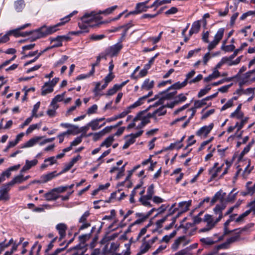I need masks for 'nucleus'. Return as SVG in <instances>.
<instances>
[{"mask_svg": "<svg viewBox=\"0 0 255 255\" xmlns=\"http://www.w3.org/2000/svg\"><path fill=\"white\" fill-rule=\"evenodd\" d=\"M102 17L94 11L90 13H86L81 17L82 22L78 23V26L81 30L76 32L72 31L69 34H78L80 33L89 32V27H95L99 24L103 23V22H99Z\"/></svg>", "mask_w": 255, "mask_h": 255, "instance_id": "1", "label": "nucleus"}, {"mask_svg": "<svg viewBox=\"0 0 255 255\" xmlns=\"http://www.w3.org/2000/svg\"><path fill=\"white\" fill-rule=\"evenodd\" d=\"M78 11L77 10H74L69 14L66 15V16L60 19V22L57 23V24L51 25V26H46L44 25L41 26V30L43 31L45 37L49 35H51L56 31H58L60 29L59 27L64 25L65 23L70 21V18L72 17L74 15L77 14Z\"/></svg>", "mask_w": 255, "mask_h": 255, "instance_id": "2", "label": "nucleus"}, {"mask_svg": "<svg viewBox=\"0 0 255 255\" xmlns=\"http://www.w3.org/2000/svg\"><path fill=\"white\" fill-rule=\"evenodd\" d=\"M123 48V44L118 42L106 48L107 54H109V56L111 57L117 56Z\"/></svg>", "mask_w": 255, "mask_h": 255, "instance_id": "3", "label": "nucleus"}, {"mask_svg": "<svg viewBox=\"0 0 255 255\" xmlns=\"http://www.w3.org/2000/svg\"><path fill=\"white\" fill-rule=\"evenodd\" d=\"M148 8V6H144L141 3L138 2L136 3L135 9L133 11H130L125 15V17L127 18L130 15L138 14L142 12L146 11Z\"/></svg>", "mask_w": 255, "mask_h": 255, "instance_id": "4", "label": "nucleus"}, {"mask_svg": "<svg viewBox=\"0 0 255 255\" xmlns=\"http://www.w3.org/2000/svg\"><path fill=\"white\" fill-rule=\"evenodd\" d=\"M213 127V123H211L209 126H204L196 131V135L198 136L204 135L205 137H206L212 130Z\"/></svg>", "mask_w": 255, "mask_h": 255, "instance_id": "5", "label": "nucleus"}, {"mask_svg": "<svg viewBox=\"0 0 255 255\" xmlns=\"http://www.w3.org/2000/svg\"><path fill=\"white\" fill-rule=\"evenodd\" d=\"M31 32L30 39L31 41H36L38 39L45 37L43 30H41V26L36 29L30 30Z\"/></svg>", "mask_w": 255, "mask_h": 255, "instance_id": "6", "label": "nucleus"}, {"mask_svg": "<svg viewBox=\"0 0 255 255\" xmlns=\"http://www.w3.org/2000/svg\"><path fill=\"white\" fill-rule=\"evenodd\" d=\"M187 80H184V81L182 82H177L175 83L174 84L171 85L166 90L164 91L160 92V94H166L169 90L174 89V90H179L182 89V88L185 87L187 85Z\"/></svg>", "mask_w": 255, "mask_h": 255, "instance_id": "7", "label": "nucleus"}, {"mask_svg": "<svg viewBox=\"0 0 255 255\" xmlns=\"http://www.w3.org/2000/svg\"><path fill=\"white\" fill-rule=\"evenodd\" d=\"M10 185H8V183L4 184L2 186L0 189V198L2 199V201H7L10 199V196L8 194V191L10 190Z\"/></svg>", "mask_w": 255, "mask_h": 255, "instance_id": "8", "label": "nucleus"}, {"mask_svg": "<svg viewBox=\"0 0 255 255\" xmlns=\"http://www.w3.org/2000/svg\"><path fill=\"white\" fill-rule=\"evenodd\" d=\"M58 173H56V171H53L50 173H48L47 174L42 175L40 177V179H41V182L42 183H45L51 180L54 177L58 176Z\"/></svg>", "mask_w": 255, "mask_h": 255, "instance_id": "9", "label": "nucleus"}, {"mask_svg": "<svg viewBox=\"0 0 255 255\" xmlns=\"http://www.w3.org/2000/svg\"><path fill=\"white\" fill-rule=\"evenodd\" d=\"M201 27V24L199 20L194 21L192 24L191 28L189 31V36H192L194 33L199 32Z\"/></svg>", "mask_w": 255, "mask_h": 255, "instance_id": "10", "label": "nucleus"}, {"mask_svg": "<svg viewBox=\"0 0 255 255\" xmlns=\"http://www.w3.org/2000/svg\"><path fill=\"white\" fill-rule=\"evenodd\" d=\"M43 136H35L31 139H30L28 141H27L26 143H25L22 146L21 148H27L33 146L35 145L38 141L41 140Z\"/></svg>", "mask_w": 255, "mask_h": 255, "instance_id": "11", "label": "nucleus"}, {"mask_svg": "<svg viewBox=\"0 0 255 255\" xmlns=\"http://www.w3.org/2000/svg\"><path fill=\"white\" fill-rule=\"evenodd\" d=\"M44 196L45 199L48 201L56 200L60 197V196L56 194L55 191H53V189L50 191L45 193Z\"/></svg>", "mask_w": 255, "mask_h": 255, "instance_id": "12", "label": "nucleus"}, {"mask_svg": "<svg viewBox=\"0 0 255 255\" xmlns=\"http://www.w3.org/2000/svg\"><path fill=\"white\" fill-rule=\"evenodd\" d=\"M67 226L65 223H59L55 227L56 230L58 231L59 235L65 236L67 230Z\"/></svg>", "mask_w": 255, "mask_h": 255, "instance_id": "13", "label": "nucleus"}, {"mask_svg": "<svg viewBox=\"0 0 255 255\" xmlns=\"http://www.w3.org/2000/svg\"><path fill=\"white\" fill-rule=\"evenodd\" d=\"M154 81H150L149 79H146L143 82L141 88L148 91L154 87Z\"/></svg>", "mask_w": 255, "mask_h": 255, "instance_id": "14", "label": "nucleus"}, {"mask_svg": "<svg viewBox=\"0 0 255 255\" xmlns=\"http://www.w3.org/2000/svg\"><path fill=\"white\" fill-rule=\"evenodd\" d=\"M191 203L192 200H191L188 201H182L179 203L178 206L181 209L182 212H185L189 210Z\"/></svg>", "mask_w": 255, "mask_h": 255, "instance_id": "15", "label": "nucleus"}, {"mask_svg": "<svg viewBox=\"0 0 255 255\" xmlns=\"http://www.w3.org/2000/svg\"><path fill=\"white\" fill-rule=\"evenodd\" d=\"M115 140L114 135H111L107 137L104 141L100 144V147L106 146V147H109L111 146Z\"/></svg>", "mask_w": 255, "mask_h": 255, "instance_id": "16", "label": "nucleus"}, {"mask_svg": "<svg viewBox=\"0 0 255 255\" xmlns=\"http://www.w3.org/2000/svg\"><path fill=\"white\" fill-rule=\"evenodd\" d=\"M105 124L106 123H104L101 125L99 126V123L98 122V121L96 120V119L92 120L90 123H88L89 126H90L93 130H95L100 128L101 127L105 126Z\"/></svg>", "mask_w": 255, "mask_h": 255, "instance_id": "17", "label": "nucleus"}, {"mask_svg": "<svg viewBox=\"0 0 255 255\" xmlns=\"http://www.w3.org/2000/svg\"><path fill=\"white\" fill-rule=\"evenodd\" d=\"M186 237L185 236H181L178 238L176 240H175L174 242L172 245L171 248V249L174 251H176L178 249L180 244H181V242L184 241Z\"/></svg>", "mask_w": 255, "mask_h": 255, "instance_id": "18", "label": "nucleus"}, {"mask_svg": "<svg viewBox=\"0 0 255 255\" xmlns=\"http://www.w3.org/2000/svg\"><path fill=\"white\" fill-rule=\"evenodd\" d=\"M74 240H75L74 237H73L69 241H68V242L66 241V245L64 247L62 248H58L53 253L49 254L48 255H58L59 253L65 251L67 249V248L68 247V246L70 244H71L74 241Z\"/></svg>", "mask_w": 255, "mask_h": 255, "instance_id": "19", "label": "nucleus"}, {"mask_svg": "<svg viewBox=\"0 0 255 255\" xmlns=\"http://www.w3.org/2000/svg\"><path fill=\"white\" fill-rule=\"evenodd\" d=\"M23 175L19 174L17 176H16L13 178V179L11 180L10 182H8V185L12 186L15 184H20L23 182Z\"/></svg>", "mask_w": 255, "mask_h": 255, "instance_id": "20", "label": "nucleus"}, {"mask_svg": "<svg viewBox=\"0 0 255 255\" xmlns=\"http://www.w3.org/2000/svg\"><path fill=\"white\" fill-rule=\"evenodd\" d=\"M53 91V88L50 85L45 86V83L41 88V95L45 96L48 93H50Z\"/></svg>", "mask_w": 255, "mask_h": 255, "instance_id": "21", "label": "nucleus"}, {"mask_svg": "<svg viewBox=\"0 0 255 255\" xmlns=\"http://www.w3.org/2000/svg\"><path fill=\"white\" fill-rule=\"evenodd\" d=\"M25 6L24 1L23 0H18L14 2V8L18 11H21Z\"/></svg>", "mask_w": 255, "mask_h": 255, "instance_id": "22", "label": "nucleus"}, {"mask_svg": "<svg viewBox=\"0 0 255 255\" xmlns=\"http://www.w3.org/2000/svg\"><path fill=\"white\" fill-rule=\"evenodd\" d=\"M224 197L221 194V191H219L216 193L214 196L213 197L210 202L211 206L213 205L218 200H223Z\"/></svg>", "mask_w": 255, "mask_h": 255, "instance_id": "23", "label": "nucleus"}, {"mask_svg": "<svg viewBox=\"0 0 255 255\" xmlns=\"http://www.w3.org/2000/svg\"><path fill=\"white\" fill-rule=\"evenodd\" d=\"M50 40L51 42H53L54 41L56 42V43L52 45V47L53 48L59 47L62 46V41L61 38H58V35L56 37L50 38Z\"/></svg>", "mask_w": 255, "mask_h": 255, "instance_id": "24", "label": "nucleus"}, {"mask_svg": "<svg viewBox=\"0 0 255 255\" xmlns=\"http://www.w3.org/2000/svg\"><path fill=\"white\" fill-rule=\"evenodd\" d=\"M224 31V28H219L214 36V40L220 42L223 37Z\"/></svg>", "mask_w": 255, "mask_h": 255, "instance_id": "25", "label": "nucleus"}, {"mask_svg": "<svg viewBox=\"0 0 255 255\" xmlns=\"http://www.w3.org/2000/svg\"><path fill=\"white\" fill-rule=\"evenodd\" d=\"M65 93L66 92H64L61 94L57 95L55 96V97L52 100L51 105H54L55 104H57V102L63 101Z\"/></svg>", "mask_w": 255, "mask_h": 255, "instance_id": "26", "label": "nucleus"}, {"mask_svg": "<svg viewBox=\"0 0 255 255\" xmlns=\"http://www.w3.org/2000/svg\"><path fill=\"white\" fill-rule=\"evenodd\" d=\"M154 185L151 184L147 188V194L144 196V198L146 199H152L154 194Z\"/></svg>", "mask_w": 255, "mask_h": 255, "instance_id": "27", "label": "nucleus"}, {"mask_svg": "<svg viewBox=\"0 0 255 255\" xmlns=\"http://www.w3.org/2000/svg\"><path fill=\"white\" fill-rule=\"evenodd\" d=\"M252 182L251 181H248L246 184V189L249 191L250 195L252 196L255 193V183L252 186H251Z\"/></svg>", "mask_w": 255, "mask_h": 255, "instance_id": "28", "label": "nucleus"}, {"mask_svg": "<svg viewBox=\"0 0 255 255\" xmlns=\"http://www.w3.org/2000/svg\"><path fill=\"white\" fill-rule=\"evenodd\" d=\"M151 199H146L144 198V196H141L139 199V201L141 203L142 205L147 207H151L152 205L148 201V200Z\"/></svg>", "mask_w": 255, "mask_h": 255, "instance_id": "29", "label": "nucleus"}, {"mask_svg": "<svg viewBox=\"0 0 255 255\" xmlns=\"http://www.w3.org/2000/svg\"><path fill=\"white\" fill-rule=\"evenodd\" d=\"M211 87L210 85L206 86L204 89H201L198 93V97L201 98L206 95L211 90Z\"/></svg>", "mask_w": 255, "mask_h": 255, "instance_id": "30", "label": "nucleus"}, {"mask_svg": "<svg viewBox=\"0 0 255 255\" xmlns=\"http://www.w3.org/2000/svg\"><path fill=\"white\" fill-rule=\"evenodd\" d=\"M215 224H214L213 221L207 222V225L206 227L201 229L200 230V232H206L209 231L212 228H213L215 227Z\"/></svg>", "mask_w": 255, "mask_h": 255, "instance_id": "31", "label": "nucleus"}, {"mask_svg": "<svg viewBox=\"0 0 255 255\" xmlns=\"http://www.w3.org/2000/svg\"><path fill=\"white\" fill-rule=\"evenodd\" d=\"M143 104V102H140L138 101V100L136 101L133 104L130 105L128 107H127V109L124 111L126 112H128V114L131 112V110L137 107H138L141 105Z\"/></svg>", "mask_w": 255, "mask_h": 255, "instance_id": "32", "label": "nucleus"}, {"mask_svg": "<svg viewBox=\"0 0 255 255\" xmlns=\"http://www.w3.org/2000/svg\"><path fill=\"white\" fill-rule=\"evenodd\" d=\"M68 56L66 55H63L60 59L54 63V67H57L61 66L68 60Z\"/></svg>", "mask_w": 255, "mask_h": 255, "instance_id": "33", "label": "nucleus"}, {"mask_svg": "<svg viewBox=\"0 0 255 255\" xmlns=\"http://www.w3.org/2000/svg\"><path fill=\"white\" fill-rule=\"evenodd\" d=\"M248 45V44L246 42H244V43H242L241 44V46L239 48L234 49V53L231 55L232 57H233L234 58L238 55V54L239 53V52L240 51H242L243 50V49L245 47H247Z\"/></svg>", "mask_w": 255, "mask_h": 255, "instance_id": "34", "label": "nucleus"}, {"mask_svg": "<svg viewBox=\"0 0 255 255\" xmlns=\"http://www.w3.org/2000/svg\"><path fill=\"white\" fill-rule=\"evenodd\" d=\"M200 241L202 243L207 245H212L216 242L213 241V240L209 237L201 238L200 239Z\"/></svg>", "mask_w": 255, "mask_h": 255, "instance_id": "35", "label": "nucleus"}, {"mask_svg": "<svg viewBox=\"0 0 255 255\" xmlns=\"http://www.w3.org/2000/svg\"><path fill=\"white\" fill-rule=\"evenodd\" d=\"M91 237V233L84 234L79 237V241L81 244H84Z\"/></svg>", "mask_w": 255, "mask_h": 255, "instance_id": "36", "label": "nucleus"}, {"mask_svg": "<svg viewBox=\"0 0 255 255\" xmlns=\"http://www.w3.org/2000/svg\"><path fill=\"white\" fill-rule=\"evenodd\" d=\"M240 237L239 236V233H236L235 235L228 239L226 241V242L229 245L233 243H234L238 241L240 239Z\"/></svg>", "mask_w": 255, "mask_h": 255, "instance_id": "37", "label": "nucleus"}, {"mask_svg": "<svg viewBox=\"0 0 255 255\" xmlns=\"http://www.w3.org/2000/svg\"><path fill=\"white\" fill-rule=\"evenodd\" d=\"M73 132V130L71 129H68L66 131L63 132L62 133H61L58 135V138H59V142L60 143H61L63 142L64 139V136L66 135L67 134H71Z\"/></svg>", "mask_w": 255, "mask_h": 255, "instance_id": "38", "label": "nucleus"}, {"mask_svg": "<svg viewBox=\"0 0 255 255\" xmlns=\"http://www.w3.org/2000/svg\"><path fill=\"white\" fill-rule=\"evenodd\" d=\"M118 90H119V89L118 88V84H115L112 88L109 89L108 90L107 93H106V95L112 96L114 95Z\"/></svg>", "mask_w": 255, "mask_h": 255, "instance_id": "39", "label": "nucleus"}, {"mask_svg": "<svg viewBox=\"0 0 255 255\" xmlns=\"http://www.w3.org/2000/svg\"><path fill=\"white\" fill-rule=\"evenodd\" d=\"M221 49L225 52H232L235 49V46L233 44L222 45Z\"/></svg>", "mask_w": 255, "mask_h": 255, "instance_id": "40", "label": "nucleus"}, {"mask_svg": "<svg viewBox=\"0 0 255 255\" xmlns=\"http://www.w3.org/2000/svg\"><path fill=\"white\" fill-rule=\"evenodd\" d=\"M90 213L89 211H87L82 215V216L79 219V223H82L87 222L88 217L90 216Z\"/></svg>", "mask_w": 255, "mask_h": 255, "instance_id": "41", "label": "nucleus"}, {"mask_svg": "<svg viewBox=\"0 0 255 255\" xmlns=\"http://www.w3.org/2000/svg\"><path fill=\"white\" fill-rule=\"evenodd\" d=\"M40 105V102H37L33 106V108L32 111V117H34L37 118L38 116L37 115V112L38 111V109L39 108Z\"/></svg>", "mask_w": 255, "mask_h": 255, "instance_id": "42", "label": "nucleus"}, {"mask_svg": "<svg viewBox=\"0 0 255 255\" xmlns=\"http://www.w3.org/2000/svg\"><path fill=\"white\" fill-rule=\"evenodd\" d=\"M159 55V53H156L154 56L152 57L149 60L148 63L144 65V67L148 70L151 68V65L153 64L155 58Z\"/></svg>", "mask_w": 255, "mask_h": 255, "instance_id": "43", "label": "nucleus"}, {"mask_svg": "<svg viewBox=\"0 0 255 255\" xmlns=\"http://www.w3.org/2000/svg\"><path fill=\"white\" fill-rule=\"evenodd\" d=\"M235 190L236 189L234 188L229 194L228 197H227V201L228 202H233L236 199L237 195L239 192L232 194Z\"/></svg>", "mask_w": 255, "mask_h": 255, "instance_id": "44", "label": "nucleus"}, {"mask_svg": "<svg viewBox=\"0 0 255 255\" xmlns=\"http://www.w3.org/2000/svg\"><path fill=\"white\" fill-rule=\"evenodd\" d=\"M135 142V139H133L131 137H130L128 140H126V142L123 146V149H127L131 144L134 143Z\"/></svg>", "mask_w": 255, "mask_h": 255, "instance_id": "45", "label": "nucleus"}, {"mask_svg": "<svg viewBox=\"0 0 255 255\" xmlns=\"http://www.w3.org/2000/svg\"><path fill=\"white\" fill-rule=\"evenodd\" d=\"M18 28L8 31L9 35H13L15 37H20V31Z\"/></svg>", "mask_w": 255, "mask_h": 255, "instance_id": "46", "label": "nucleus"}, {"mask_svg": "<svg viewBox=\"0 0 255 255\" xmlns=\"http://www.w3.org/2000/svg\"><path fill=\"white\" fill-rule=\"evenodd\" d=\"M165 106H164V105L161 106L159 107L158 109L156 110L155 111H157L156 112V115H158V116H161L165 115L166 114L167 111L165 109Z\"/></svg>", "mask_w": 255, "mask_h": 255, "instance_id": "47", "label": "nucleus"}, {"mask_svg": "<svg viewBox=\"0 0 255 255\" xmlns=\"http://www.w3.org/2000/svg\"><path fill=\"white\" fill-rule=\"evenodd\" d=\"M37 163L38 160L37 159H33L31 161L26 160L25 161V164L29 169H30L32 167L36 165Z\"/></svg>", "mask_w": 255, "mask_h": 255, "instance_id": "48", "label": "nucleus"}, {"mask_svg": "<svg viewBox=\"0 0 255 255\" xmlns=\"http://www.w3.org/2000/svg\"><path fill=\"white\" fill-rule=\"evenodd\" d=\"M206 105V102H204L203 99L201 100H196L194 102V108L199 109L201 108L202 106Z\"/></svg>", "mask_w": 255, "mask_h": 255, "instance_id": "49", "label": "nucleus"}, {"mask_svg": "<svg viewBox=\"0 0 255 255\" xmlns=\"http://www.w3.org/2000/svg\"><path fill=\"white\" fill-rule=\"evenodd\" d=\"M118 6L117 5H114L110 7L107 8L105 10L103 11H100V13H103V14H109L111 13H112L117 8Z\"/></svg>", "mask_w": 255, "mask_h": 255, "instance_id": "50", "label": "nucleus"}, {"mask_svg": "<svg viewBox=\"0 0 255 255\" xmlns=\"http://www.w3.org/2000/svg\"><path fill=\"white\" fill-rule=\"evenodd\" d=\"M83 134L80 136H78L75 138V139L71 142V146H76L80 144L82 141Z\"/></svg>", "mask_w": 255, "mask_h": 255, "instance_id": "51", "label": "nucleus"}, {"mask_svg": "<svg viewBox=\"0 0 255 255\" xmlns=\"http://www.w3.org/2000/svg\"><path fill=\"white\" fill-rule=\"evenodd\" d=\"M250 214V212L248 210L246 211L244 213L240 215L239 216V217L236 219V222L239 223L242 222L244 220V218L248 216Z\"/></svg>", "mask_w": 255, "mask_h": 255, "instance_id": "52", "label": "nucleus"}, {"mask_svg": "<svg viewBox=\"0 0 255 255\" xmlns=\"http://www.w3.org/2000/svg\"><path fill=\"white\" fill-rule=\"evenodd\" d=\"M106 37L104 34L95 35L92 34L90 36V38L92 40L98 41Z\"/></svg>", "mask_w": 255, "mask_h": 255, "instance_id": "53", "label": "nucleus"}, {"mask_svg": "<svg viewBox=\"0 0 255 255\" xmlns=\"http://www.w3.org/2000/svg\"><path fill=\"white\" fill-rule=\"evenodd\" d=\"M67 190V187L65 186H59L56 188L53 189V191H55L56 194L62 193L65 192Z\"/></svg>", "mask_w": 255, "mask_h": 255, "instance_id": "54", "label": "nucleus"}, {"mask_svg": "<svg viewBox=\"0 0 255 255\" xmlns=\"http://www.w3.org/2000/svg\"><path fill=\"white\" fill-rule=\"evenodd\" d=\"M175 99V100L178 102V104H179L187 100V97L183 94H180L176 97Z\"/></svg>", "mask_w": 255, "mask_h": 255, "instance_id": "55", "label": "nucleus"}, {"mask_svg": "<svg viewBox=\"0 0 255 255\" xmlns=\"http://www.w3.org/2000/svg\"><path fill=\"white\" fill-rule=\"evenodd\" d=\"M115 77V75L113 73H109V74L104 79V82L106 83H110L111 82Z\"/></svg>", "mask_w": 255, "mask_h": 255, "instance_id": "56", "label": "nucleus"}, {"mask_svg": "<svg viewBox=\"0 0 255 255\" xmlns=\"http://www.w3.org/2000/svg\"><path fill=\"white\" fill-rule=\"evenodd\" d=\"M98 110V106L96 104L92 105L91 107L88 108L87 110V114L88 115L93 114L96 113Z\"/></svg>", "mask_w": 255, "mask_h": 255, "instance_id": "57", "label": "nucleus"}, {"mask_svg": "<svg viewBox=\"0 0 255 255\" xmlns=\"http://www.w3.org/2000/svg\"><path fill=\"white\" fill-rule=\"evenodd\" d=\"M178 11V9L176 7H172L168 10L165 12V14L167 15L175 14Z\"/></svg>", "mask_w": 255, "mask_h": 255, "instance_id": "58", "label": "nucleus"}, {"mask_svg": "<svg viewBox=\"0 0 255 255\" xmlns=\"http://www.w3.org/2000/svg\"><path fill=\"white\" fill-rule=\"evenodd\" d=\"M118 170H119V171L116 177V178L117 180L120 179L122 177H123L124 175V172L125 171L124 166H122L121 168H119Z\"/></svg>", "mask_w": 255, "mask_h": 255, "instance_id": "59", "label": "nucleus"}, {"mask_svg": "<svg viewBox=\"0 0 255 255\" xmlns=\"http://www.w3.org/2000/svg\"><path fill=\"white\" fill-rule=\"evenodd\" d=\"M215 112V109H211L207 112H206L205 113H204L202 116L201 118V120H205L207 119L208 117H209L211 115L214 114Z\"/></svg>", "mask_w": 255, "mask_h": 255, "instance_id": "60", "label": "nucleus"}, {"mask_svg": "<svg viewBox=\"0 0 255 255\" xmlns=\"http://www.w3.org/2000/svg\"><path fill=\"white\" fill-rule=\"evenodd\" d=\"M150 248V246L148 243L146 244L144 246L142 245L140 248V251L141 254H144L146 253L149 249Z\"/></svg>", "mask_w": 255, "mask_h": 255, "instance_id": "61", "label": "nucleus"}, {"mask_svg": "<svg viewBox=\"0 0 255 255\" xmlns=\"http://www.w3.org/2000/svg\"><path fill=\"white\" fill-rule=\"evenodd\" d=\"M225 207L223 205L217 204L214 208V211L216 214H217L219 213L222 212V211L225 209Z\"/></svg>", "mask_w": 255, "mask_h": 255, "instance_id": "62", "label": "nucleus"}, {"mask_svg": "<svg viewBox=\"0 0 255 255\" xmlns=\"http://www.w3.org/2000/svg\"><path fill=\"white\" fill-rule=\"evenodd\" d=\"M233 106V102L232 100H228V102L223 106L221 110V111H225L228 108L232 107Z\"/></svg>", "mask_w": 255, "mask_h": 255, "instance_id": "63", "label": "nucleus"}, {"mask_svg": "<svg viewBox=\"0 0 255 255\" xmlns=\"http://www.w3.org/2000/svg\"><path fill=\"white\" fill-rule=\"evenodd\" d=\"M191 255L190 253L189 252L187 248L184 249L183 250H180V251L176 253L175 255Z\"/></svg>", "mask_w": 255, "mask_h": 255, "instance_id": "64", "label": "nucleus"}]
</instances>
